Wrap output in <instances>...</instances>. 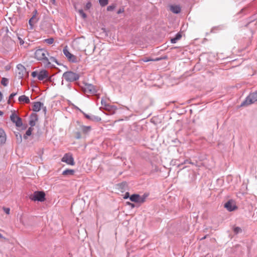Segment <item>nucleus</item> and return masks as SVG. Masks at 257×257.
Returning a JSON list of instances; mask_svg holds the SVG:
<instances>
[{
	"label": "nucleus",
	"mask_w": 257,
	"mask_h": 257,
	"mask_svg": "<svg viewBox=\"0 0 257 257\" xmlns=\"http://www.w3.org/2000/svg\"><path fill=\"white\" fill-rule=\"evenodd\" d=\"M45 42H46L48 44L51 45L53 43L54 39L53 38L46 39L45 40Z\"/></svg>",
	"instance_id": "32"
},
{
	"label": "nucleus",
	"mask_w": 257,
	"mask_h": 257,
	"mask_svg": "<svg viewBox=\"0 0 257 257\" xmlns=\"http://www.w3.org/2000/svg\"><path fill=\"white\" fill-rule=\"evenodd\" d=\"M17 94V92H15V93H11V94L10 95L9 97V100H8V103L9 104H10V103H11V100L12 99H13V98H14V97L15 96H16Z\"/></svg>",
	"instance_id": "34"
},
{
	"label": "nucleus",
	"mask_w": 257,
	"mask_h": 257,
	"mask_svg": "<svg viewBox=\"0 0 257 257\" xmlns=\"http://www.w3.org/2000/svg\"><path fill=\"white\" fill-rule=\"evenodd\" d=\"M62 77L66 81L72 82L78 80L80 78V75L72 71H68L63 74Z\"/></svg>",
	"instance_id": "3"
},
{
	"label": "nucleus",
	"mask_w": 257,
	"mask_h": 257,
	"mask_svg": "<svg viewBox=\"0 0 257 257\" xmlns=\"http://www.w3.org/2000/svg\"><path fill=\"white\" fill-rule=\"evenodd\" d=\"M101 120V118L100 117H99L98 116L94 115H91V119H90L91 121H92L94 122H99V121H100Z\"/></svg>",
	"instance_id": "26"
},
{
	"label": "nucleus",
	"mask_w": 257,
	"mask_h": 257,
	"mask_svg": "<svg viewBox=\"0 0 257 257\" xmlns=\"http://www.w3.org/2000/svg\"><path fill=\"white\" fill-rule=\"evenodd\" d=\"M76 108H77V109H78V110H79V109H80V108H79L78 107H76Z\"/></svg>",
	"instance_id": "60"
},
{
	"label": "nucleus",
	"mask_w": 257,
	"mask_h": 257,
	"mask_svg": "<svg viewBox=\"0 0 257 257\" xmlns=\"http://www.w3.org/2000/svg\"><path fill=\"white\" fill-rule=\"evenodd\" d=\"M11 120L15 123L16 126L21 127L23 125L22 118L18 116L15 112H13L10 115Z\"/></svg>",
	"instance_id": "7"
},
{
	"label": "nucleus",
	"mask_w": 257,
	"mask_h": 257,
	"mask_svg": "<svg viewBox=\"0 0 257 257\" xmlns=\"http://www.w3.org/2000/svg\"><path fill=\"white\" fill-rule=\"evenodd\" d=\"M148 193H144L142 196L140 195L139 203H143L145 202L146 198L148 197Z\"/></svg>",
	"instance_id": "24"
},
{
	"label": "nucleus",
	"mask_w": 257,
	"mask_h": 257,
	"mask_svg": "<svg viewBox=\"0 0 257 257\" xmlns=\"http://www.w3.org/2000/svg\"><path fill=\"white\" fill-rule=\"evenodd\" d=\"M27 136H26V134H25V135H24V139H25V140L27 139Z\"/></svg>",
	"instance_id": "56"
},
{
	"label": "nucleus",
	"mask_w": 257,
	"mask_h": 257,
	"mask_svg": "<svg viewBox=\"0 0 257 257\" xmlns=\"http://www.w3.org/2000/svg\"><path fill=\"white\" fill-rule=\"evenodd\" d=\"M84 91L90 94H95L96 92V89L95 86L91 84H86Z\"/></svg>",
	"instance_id": "9"
},
{
	"label": "nucleus",
	"mask_w": 257,
	"mask_h": 257,
	"mask_svg": "<svg viewBox=\"0 0 257 257\" xmlns=\"http://www.w3.org/2000/svg\"><path fill=\"white\" fill-rule=\"evenodd\" d=\"M38 119V116L37 113H32L30 116L29 124L31 127H33L36 124V121Z\"/></svg>",
	"instance_id": "11"
},
{
	"label": "nucleus",
	"mask_w": 257,
	"mask_h": 257,
	"mask_svg": "<svg viewBox=\"0 0 257 257\" xmlns=\"http://www.w3.org/2000/svg\"><path fill=\"white\" fill-rule=\"evenodd\" d=\"M31 75L34 78L36 77H38V72L37 71H35L32 72V74H31Z\"/></svg>",
	"instance_id": "39"
},
{
	"label": "nucleus",
	"mask_w": 257,
	"mask_h": 257,
	"mask_svg": "<svg viewBox=\"0 0 257 257\" xmlns=\"http://www.w3.org/2000/svg\"><path fill=\"white\" fill-rule=\"evenodd\" d=\"M20 221L21 223H22L23 225H26L25 223L24 222L23 220V217L22 216H21L20 218Z\"/></svg>",
	"instance_id": "49"
},
{
	"label": "nucleus",
	"mask_w": 257,
	"mask_h": 257,
	"mask_svg": "<svg viewBox=\"0 0 257 257\" xmlns=\"http://www.w3.org/2000/svg\"><path fill=\"white\" fill-rule=\"evenodd\" d=\"M43 105V103L40 101L34 102L32 107V110L35 112H38L41 110V107H42Z\"/></svg>",
	"instance_id": "12"
},
{
	"label": "nucleus",
	"mask_w": 257,
	"mask_h": 257,
	"mask_svg": "<svg viewBox=\"0 0 257 257\" xmlns=\"http://www.w3.org/2000/svg\"><path fill=\"white\" fill-rule=\"evenodd\" d=\"M51 2L52 3V4L55 5V0H50Z\"/></svg>",
	"instance_id": "51"
},
{
	"label": "nucleus",
	"mask_w": 257,
	"mask_h": 257,
	"mask_svg": "<svg viewBox=\"0 0 257 257\" xmlns=\"http://www.w3.org/2000/svg\"><path fill=\"white\" fill-rule=\"evenodd\" d=\"M79 111H80V112H81L84 115V117L86 118H87V119H88L90 120L91 117V115H89L88 114H86V113H85L84 111H83L81 109H79Z\"/></svg>",
	"instance_id": "31"
},
{
	"label": "nucleus",
	"mask_w": 257,
	"mask_h": 257,
	"mask_svg": "<svg viewBox=\"0 0 257 257\" xmlns=\"http://www.w3.org/2000/svg\"><path fill=\"white\" fill-rule=\"evenodd\" d=\"M81 131L84 134H88L91 130V127L90 126L80 125Z\"/></svg>",
	"instance_id": "21"
},
{
	"label": "nucleus",
	"mask_w": 257,
	"mask_h": 257,
	"mask_svg": "<svg viewBox=\"0 0 257 257\" xmlns=\"http://www.w3.org/2000/svg\"><path fill=\"white\" fill-rule=\"evenodd\" d=\"M41 108L42 109L44 113V114H46V113H47V108H46V106H45L43 105V106L41 107Z\"/></svg>",
	"instance_id": "46"
},
{
	"label": "nucleus",
	"mask_w": 257,
	"mask_h": 257,
	"mask_svg": "<svg viewBox=\"0 0 257 257\" xmlns=\"http://www.w3.org/2000/svg\"><path fill=\"white\" fill-rule=\"evenodd\" d=\"M18 135H19V136L20 139V142H22V136H21V135H20L19 133H18Z\"/></svg>",
	"instance_id": "53"
},
{
	"label": "nucleus",
	"mask_w": 257,
	"mask_h": 257,
	"mask_svg": "<svg viewBox=\"0 0 257 257\" xmlns=\"http://www.w3.org/2000/svg\"><path fill=\"white\" fill-rule=\"evenodd\" d=\"M104 109L107 111L108 114H113L115 113V111L117 110V107L115 105L108 104H107Z\"/></svg>",
	"instance_id": "10"
},
{
	"label": "nucleus",
	"mask_w": 257,
	"mask_h": 257,
	"mask_svg": "<svg viewBox=\"0 0 257 257\" xmlns=\"http://www.w3.org/2000/svg\"><path fill=\"white\" fill-rule=\"evenodd\" d=\"M18 100L20 102H23L27 104H28L30 102V100L29 97L25 95H23L19 96Z\"/></svg>",
	"instance_id": "19"
},
{
	"label": "nucleus",
	"mask_w": 257,
	"mask_h": 257,
	"mask_svg": "<svg viewBox=\"0 0 257 257\" xmlns=\"http://www.w3.org/2000/svg\"><path fill=\"white\" fill-rule=\"evenodd\" d=\"M50 60L52 62H54L56 63L58 65H60V64L58 62V61H57V60L56 59V58H55L54 57H50Z\"/></svg>",
	"instance_id": "37"
},
{
	"label": "nucleus",
	"mask_w": 257,
	"mask_h": 257,
	"mask_svg": "<svg viewBox=\"0 0 257 257\" xmlns=\"http://www.w3.org/2000/svg\"><path fill=\"white\" fill-rule=\"evenodd\" d=\"M257 101V90L250 92L245 99L241 103L240 106H247Z\"/></svg>",
	"instance_id": "2"
},
{
	"label": "nucleus",
	"mask_w": 257,
	"mask_h": 257,
	"mask_svg": "<svg viewBox=\"0 0 257 257\" xmlns=\"http://www.w3.org/2000/svg\"><path fill=\"white\" fill-rule=\"evenodd\" d=\"M119 188L121 190V191L125 190L127 188V184L126 182H123L118 184Z\"/></svg>",
	"instance_id": "22"
},
{
	"label": "nucleus",
	"mask_w": 257,
	"mask_h": 257,
	"mask_svg": "<svg viewBox=\"0 0 257 257\" xmlns=\"http://www.w3.org/2000/svg\"><path fill=\"white\" fill-rule=\"evenodd\" d=\"M101 103L102 105H103L104 106V108L106 107V106L107 105V104H108V103H107L106 102V101L103 99H101Z\"/></svg>",
	"instance_id": "42"
},
{
	"label": "nucleus",
	"mask_w": 257,
	"mask_h": 257,
	"mask_svg": "<svg viewBox=\"0 0 257 257\" xmlns=\"http://www.w3.org/2000/svg\"><path fill=\"white\" fill-rule=\"evenodd\" d=\"M61 161L65 162L68 165L73 166L75 165V162L72 154L66 153L61 159Z\"/></svg>",
	"instance_id": "6"
},
{
	"label": "nucleus",
	"mask_w": 257,
	"mask_h": 257,
	"mask_svg": "<svg viewBox=\"0 0 257 257\" xmlns=\"http://www.w3.org/2000/svg\"><path fill=\"white\" fill-rule=\"evenodd\" d=\"M142 60L145 62H147L149 61H153V59H150L148 57H145L142 59Z\"/></svg>",
	"instance_id": "40"
},
{
	"label": "nucleus",
	"mask_w": 257,
	"mask_h": 257,
	"mask_svg": "<svg viewBox=\"0 0 257 257\" xmlns=\"http://www.w3.org/2000/svg\"><path fill=\"white\" fill-rule=\"evenodd\" d=\"M206 257H211V255L208 253L206 255Z\"/></svg>",
	"instance_id": "57"
},
{
	"label": "nucleus",
	"mask_w": 257,
	"mask_h": 257,
	"mask_svg": "<svg viewBox=\"0 0 257 257\" xmlns=\"http://www.w3.org/2000/svg\"><path fill=\"white\" fill-rule=\"evenodd\" d=\"M33 130V128L31 126H30L26 131V136H31L32 134V132Z\"/></svg>",
	"instance_id": "33"
},
{
	"label": "nucleus",
	"mask_w": 257,
	"mask_h": 257,
	"mask_svg": "<svg viewBox=\"0 0 257 257\" xmlns=\"http://www.w3.org/2000/svg\"><path fill=\"white\" fill-rule=\"evenodd\" d=\"M16 137L17 138V139H18V138H19V136L18 134H16Z\"/></svg>",
	"instance_id": "59"
},
{
	"label": "nucleus",
	"mask_w": 257,
	"mask_h": 257,
	"mask_svg": "<svg viewBox=\"0 0 257 257\" xmlns=\"http://www.w3.org/2000/svg\"><path fill=\"white\" fill-rule=\"evenodd\" d=\"M100 5L103 7L106 6L108 3V0H98Z\"/></svg>",
	"instance_id": "28"
},
{
	"label": "nucleus",
	"mask_w": 257,
	"mask_h": 257,
	"mask_svg": "<svg viewBox=\"0 0 257 257\" xmlns=\"http://www.w3.org/2000/svg\"><path fill=\"white\" fill-rule=\"evenodd\" d=\"M18 39L19 40L20 45L21 46L23 45L24 44V43H25L24 41L21 38H20V37H18Z\"/></svg>",
	"instance_id": "44"
},
{
	"label": "nucleus",
	"mask_w": 257,
	"mask_h": 257,
	"mask_svg": "<svg viewBox=\"0 0 257 257\" xmlns=\"http://www.w3.org/2000/svg\"><path fill=\"white\" fill-rule=\"evenodd\" d=\"M115 8V5L112 4L111 5H110L107 7V11H112Z\"/></svg>",
	"instance_id": "35"
},
{
	"label": "nucleus",
	"mask_w": 257,
	"mask_h": 257,
	"mask_svg": "<svg viewBox=\"0 0 257 257\" xmlns=\"http://www.w3.org/2000/svg\"><path fill=\"white\" fill-rule=\"evenodd\" d=\"M189 163V164H191V162H189L188 160H185L183 164H187V163Z\"/></svg>",
	"instance_id": "50"
},
{
	"label": "nucleus",
	"mask_w": 257,
	"mask_h": 257,
	"mask_svg": "<svg viewBox=\"0 0 257 257\" xmlns=\"http://www.w3.org/2000/svg\"><path fill=\"white\" fill-rule=\"evenodd\" d=\"M4 114L3 111L0 110V115L2 116Z\"/></svg>",
	"instance_id": "55"
},
{
	"label": "nucleus",
	"mask_w": 257,
	"mask_h": 257,
	"mask_svg": "<svg viewBox=\"0 0 257 257\" xmlns=\"http://www.w3.org/2000/svg\"><path fill=\"white\" fill-rule=\"evenodd\" d=\"M78 13L79 15L83 18L85 19L87 17L86 14L84 12L82 9H80L78 10Z\"/></svg>",
	"instance_id": "30"
},
{
	"label": "nucleus",
	"mask_w": 257,
	"mask_h": 257,
	"mask_svg": "<svg viewBox=\"0 0 257 257\" xmlns=\"http://www.w3.org/2000/svg\"><path fill=\"white\" fill-rule=\"evenodd\" d=\"M17 67L18 69L21 70V72H20L19 74H21L22 73V75L21 76V77L22 78L23 77V75H24L23 72L24 71L26 72V69L23 65H22L21 64H18Z\"/></svg>",
	"instance_id": "23"
},
{
	"label": "nucleus",
	"mask_w": 257,
	"mask_h": 257,
	"mask_svg": "<svg viewBox=\"0 0 257 257\" xmlns=\"http://www.w3.org/2000/svg\"><path fill=\"white\" fill-rule=\"evenodd\" d=\"M45 196L44 191H36L30 196L29 198L34 201L43 202L46 200Z\"/></svg>",
	"instance_id": "4"
},
{
	"label": "nucleus",
	"mask_w": 257,
	"mask_h": 257,
	"mask_svg": "<svg viewBox=\"0 0 257 257\" xmlns=\"http://www.w3.org/2000/svg\"><path fill=\"white\" fill-rule=\"evenodd\" d=\"M124 12V8H120L118 10V11L117 12V14H120Z\"/></svg>",
	"instance_id": "47"
},
{
	"label": "nucleus",
	"mask_w": 257,
	"mask_h": 257,
	"mask_svg": "<svg viewBox=\"0 0 257 257\" xmlns=\"http://www.w3.org/2000/svg\"><path fill=\"white\" fill-rule=\"evenodd\" d=\"M92 6V4L90 2H88L86 3V6H85V9L86 10H88L89 9H90V8Z\"/></svg>",
	"instance_id": "36"
},
{
	"label": "nucleus",
	"mask_w": 257,
	"mask_h": 257,
	"mask_svg": "<svg viewBox=\"0 0 257 257\" xmlns=\"http://www.w3.org/2000/svg\"><path fill=\"white\" fill-rule=\"evenodd\" d=\"M182 36L181 33L180 32H178V33H177L176 34L175 37L171 38L170 41H171V43H172V44L176 43L178 40L181 39V38H182Z\"/></svg>",
	"instance_id": "16"
},
{
	"label": "nucleus",
	"mask_w": 257,
	"mask_h": 257,
	"mask_svg": "<svg viewBox=\"0 0 257 257\" xmlns=\"http://www.w3.org/2000/svg\"><path fill=\"white\" fill-rule=\"evenodd\" d=\"M140 195L138 194H133L130 197V199L132 202L135 203H139Z\"/></svg>",
	"instance_id": "20"
},
{
	"label": "nucleus",
	"mask_w": 257,
	"mask_h": 257,
	"mask_svg": "<svg viewBox=\"0 0 257 257\" xmlns=\"http://www.w3.org/2000/svg\"><path fill=\"white\" fill-rule=\"evenodd\" d=\"M75 138L77 139H80L81 138V135L80 132H77L76 133Z\"/></svg>",
	"instance_id": "38"
},
{
	"label": "nucleus",
	"mask_w": 257,
	"mask_h": 257,
	"mask_svg": "<svg viewBox=\"0 0 257 257\" xmlns=\"http://www.w3.org/2000/svg\"><path fill=\"white\" fill-rule=\"evenodd\" d=\"M131 197V196L130 195V193L127 192L125 193V194L124 195V197H123V198L124 199H128L129 198L130 199V197Z\"/></svg>",
	"instance_id": "41"
},
{
	"label": "nucleus",
	"mask_w": 257,
	"mask_h": 257,
	"mask_svg": "<svg viewBox=\"0 0 257 257\" xmlns=\"http://www.w3.org/2000/svg\"><path fill=\"white\" fill-rule=\"evenodd\" d=\"M48 77V73L46 70H42L38 73V79L39 80H43Z\"/></svg>",
	"instance_id": "13"
},
{
	"label": "nucleus",
	"mask_w": 257,
	"mask_h": 257,
	"mask_svg": "<svg viewBox=\"0 0 257 257\" xmlns=\"http://www.w3.org/2000/svg\"><path fill=\"white\" fill-rule=\"evenodd\" d=\"M75 170L73 169H66L62 172V175L66 176H73L74 174Z\"/></svg>",
	"instance_id": "18"
},
{
	"label": "nucleus",
	"mask_w": 257,
	"mask_h": 257,
	"mask_svg": "<svg viewBox=\"0 0 257 257\" xmlns=\"http://www.w3.org/2000/svg\"><path fill=\"white\" fill-rule=\"evenodd\" d=\"M170 10L174 14H178L181 12V8L179 5H171Z\"/></svg>",
	"instance_id": "14"
},
{
	"label": "nucleus",
	"mask_w": 257,
	"mask_h": 257,
	"mask_svg": "<svg viewBox=\"0 0 257 257\" xmlns=\"http://www.w3.org/2000/svg\"><path fill=\"white\" fill-rule=\"evenodd\" d=\"M48 55V52L45 49H37L35 53V58L38 60L42 61L46 66H49L51 63L47 57Z\"/></svg>",
	"instance_id": "1"
},
{
	"label": "nucleus",
	"mask_w": 257,
	"mask_h": 257,
	"mask_svg": "<svg viewBox=\"0 0 257 257\" xmlns=\"http://www.w3.org/2000/svg\"><path fill=\"white\" fill-rule=\"evenodd\" d=\"M0 238H4V236H3V235L1 233H0Z\"/></svg>",
	"instance_id": "58"
},
{
	"label": "nucleus",
	"mask_w": 257,
	"mask_h": 257,
	"mask_svg": "<svg viewBox=\"0 0 257 257\" xmlns=\"http://www.w3.org/2000/svg\"><path fill=\"white\" fill-rule=\"evenodd\" d=\"M242 231V229L240 227L236 226L233 228V232L235 234H238Z\"/></svg>",
	"instance_id": "29"
},
{
	"label": "nucleus",
	"mask_w": 257,
	"mask_h": 257,
	"mask_svg": "<svg viewBox=\"0 0 257 257\" xmlns=\"http://www.w3.org/2000/svg\"><path fill=\"white\" fill-rule=\"evenodd\" d=\"M8 83L9 79L7 78L3 77L1 81V84L5 86H7L8 85Z\"/></svg>",
	"instance_id": "27"
},
{
	"label": "nucleus",
	"mask_w": 257,
	"mask_h": 257,
	"mask_svg": "<svg viewBox=\"0 0 257 257\" xmlns=\"http://www.w3.org/2000/svg\"><path fill=\"white\" fill-rule=\"evenodd\" d=\"M126 204L130 206L132 208H134L135 207V204L131 203L130 202H127Z\"/></svg>",
	"instance_id": "48"
},
{
	"label": "nucleus",
	"mask_w": 257,
	"mask_h": 257,
	"mask_svg": "<svg viewBox=\"0 0 257 257\" xmlns=\"http://www.w3.org/2000/svg\"><path fill=\"white\" fill-rule=\"evenodd\" d=\"M6 134L5 131L2 128H0V145H2L6 143Z\"/></svg>",
	"instance_id": "15"
},
{
	"label": "nucleus",
	"mask_w": 257,
	"mask_h": 257,
	"mask_svg": "<svg viewBox=\"0 0 257 257\" xmlns=\"http://www.w3.org/2000/svg\"><path fill=\"white\" fill-rule=\"evenodd\" d=\"M224 208H225L228 211L231 212L235 210L237 208V206L234 200L230 199L227 201L224 205Z\"/></svg>",
	"instance_id": "8"
},
{
	"label": "nucleus",
	"mask_w": 257,
	"mask_h": 257,
	"mask_svg": "<svg viewBox=\"0 0 257 257\" xmlns=\"http://www.w3.org/2000/svg\"><path fill=\"white\" fill-rule=\"evenodd\" d=\"M166 58V57H163V58H162V57L156 58L155 59H153V61H158L161 60L162 59H165Z\"/></svg>",
	"instance_id": "45"
},
{
	"label": "nucleus",
	"mask_w": 257,
	"mask_h": 257,
	"mask_svg": "<svg viewBox=\"0 0 257 257\" xmlns=\"http://www.w3.org/2000/svg\"><path fill=\"white\" fill-rule=\"evenodd\" d=\"M4 210L7 214H9L10 212V209L9 208H4Z\"/></svg>",
	"instance_id": "43"
},
{
	"label": "nucleus",
	"mask_w": 257,
	"mask_h": 257,
	"mask_svg": "<svg viewBox=\"0 0 257 257\" xmlns=\"http://www.w3.org/2000/svg\"><path fill=\"white\" fill-rule=\"evenodd\" d=\"M2 93L0 91V101L2 100Z\"/></svg>",
	"instance_id": "54"
},
{
	"label": "nucleus",
	"mask_w": 257,
	"mask_h": 257,
	"mask_svg": "<svg viewBox=\"0 0 257 257\" xmlns=\"http://www.w3.org/2000/svg\"><path fill=\"white\" fill-rule=\"evenodd\" d=\"M38 21V19L35 17V15H33L32 17L29 21V24L30 26V29H33L34 24L36 23Z\"/></svg>",
	"instance_id": "17"
},
{
	"label": "nucleus",
	"mask_w": 257,
	"mask_h": 257,
	"mask_svg": "<svg viewBox=\"0 0 257 257\" xmlns=\"http://www.w3.org/2000/svg\"><path fill=\"white\" fill-rule=\"evenodd\" d=\"M63 52L65 56L67 57L68 60L72 63L78 62L77 57L71 54L68 50L67 46H66L63 50Z\"/></svg>",
	"instance_id": "5"
},
{
	"label": "nucleus",
	"mask_w": 257,
	"mask_h": 257,
	"mask_svg": "<svg viewBox=\"0 0 257 257\" xmlns=\"http://www.w3.org/2000/svg\"><path fill=\"white\" fill-rule=\"evenodd\" d=\"M248 12V10L244 8H243L239 12H238L237 14H236V16H238V18H240L241 17H242V16H243V15H245L247 12Z\"/></svg>",
	"instance_id": "25"
},
{
	"label": "nucleus",
	"mask_w": 257,
	"mask_h": 257,
	"mask_svg": "<svg viewBox=\"0 0 257 257\" xmlns=\"http://www.w3.org/2000/svg\"><path fill=\"white\" fill-rule=\"evenodd\" d=\"M33 13L34 14L33 15H35V16H36V14L37 13V11L36 10H35V11L33 12Z\"/></svg>",
	"instance_id": "52"
}]
</instances>
